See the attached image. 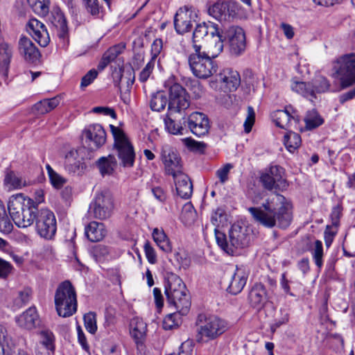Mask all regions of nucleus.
Wrapping results in <instances>:
<instances>
[{
  "label": "nucleus",
  "instance_id": "51",
  "mask_svg": "<svg viewBox=\"0 0 355 355\" xmlns=\"http://www.w3.org/2000/svg\"><path fill=\"white\" fill-rule=\"evenodd\" d=\"M180 315H182L178 311L167 315L163 321L164 329L166 330H170L178 327L180 320Z\"/></svg>",
  "mask_w": 355,
  "mask_h": 355
},
{
  "label": "nucleus",
  "instance_id": "6",
  "mask_svg": "<svg viewBox=\"0 0 355 355\" xmlns=\"http://www.w3.org/2000/svg\"><path fill=\"white\" fill-rule=\"evenodd\" d=\"M165 87H168L169 92L168 106L169 114L181 113L189 107L190 96L181 85L173 83V79H168L165 83Z\"/></svg>",
  "mask_w": 355,
  "mask_h": 355
},
{
  "label": "nucleus",
  "instance_id": "11",
  "mask_svg": "<svg viewBox=\"0 0 355 355\" xmlns=\"http://www.w3.org/2000/svg\"><path fill=\"white\" fill-rule=\"evenodd\" d=\"M198 335L197 341L202 342L204 338L206 340L215 338L220 334L219 332L220 327V319L216 316L211 315L206 318L205 315H199L198 318Z\"/></svg>",
  "mask_w": 355,
  "mask_h": 355
},
{
  "label": "nucleus",
  "instance_id": "33",
  "mask_svg": "<svg viewBox=\"0 0 355 355\" xmlns=\"http://www.w3.org/2000/svg\"><path fill=\"white\" fill-rule=\"evenodd\" d=\"M12 56V50L11 46L6 43L0 44V73L7 76L8 73L10 63Z\"/></svg>",
  "mask_w": 355,
  "mask_h": 355
},
{
  "label": "nucleus",
  "instance_id": "61",
  "mask_svg": "<svg viewBox=\"0 0 355 355\" xmlns=\"http://www.w3.org/2000/svg\"><path fill=\"white\" fill-rule=\"evenodd\" d=\"M87 11L93 16H97L99 14L100 6L98 0H83Z\"/></svg>",
  "mask_w": 355,
  "mask_h": 355
},
{
  "label": "nucleus",
  "instance_id": "13",
  "mask_svg": "<svg viewBox=\"0 0 355 355\" xmlns=\"http://www.w3.org/2000/svg\"><path fill=\"white\" fill-rule=\"evenodd\" d=\"M241 84V77L239 73L231 68L223 69V93H229L227 96V99H225L223 95V105L228 107L234 103L238 104V98L234 94Z\"/></svg>",
  "mask_w": 355,
  "mask_h": 355
},
{
  "label": "nucleus",
  "instance_id": "50",
  "mask_svg": "<svg viewBox=\"0 0 355 355\" xmlns=\"http://www.w3.org/2000/svg\"><path fill=\"white\" fill-rule=\"evenodd\" d=\"M314 90V96L315 97V93H323L329 90L330 84L329 80L324 76L317 77L313 84H311Z\"/></svg>",
  "mask_w": 355,
  "mask_h": 355
},
{
  "label": "nucleus",
  "instance_id": "30",
  "mask_svg": "<svg viewBox=\"0 0 355 355\" xmlns=\"http://www.w3.org/2000/svg\"><path fill=\"white\" fill-rule=\"evenodd\" d=\"M247 278V275L243 270L236 268L234 274L231 275L227 291L233 295L239 293L246 284Z\"/></svg>",
  "mask_w": 355,
  "mask_h": 355
},
{
  "label": "nucleus",
  "instance_id": "20",
  "mask_svg": "<svg viewBox=\"0 0 355 355\" xmlns=\"http://www.w3.org/2000/svg\"><path fill=\"white\" fill-rule=\"evenodd\" d=\"M210 34L211 37H217L218 40L216 41V45L218 47L219 44H222V35L219 31L218 25L214 22H209V24L203 22L196 26L193 33V47L195 45H200V43L205 36Z\"/></svg>",
  "mask_w": 355,
  "mask_h": 355
},
{
  "label": "nucleus",
  "instance_id": "16",
  "mask_svg": "<svg viewBox=\"0 0 355 355\" xmlns=\"http://www.w3.org/2000/svg\"><path fill=\"white\" fill-rule=\"evenodd\" d=\"M198 15L191 8L184 6L180 8L176 12L174 17V26L178 34H184L189 32L193 23L196 22Z\"/></svg>",
  "mask_w": 355,
  "mask_h": 355
},
{
  "label": "nucleus",
  "instance_id": "64",
  "mask_svg": "<svg viewBox=\"0 0 355 355\" xmlns=\"http://www.w3.org/2000/svg\"><path fill=\"white\" fill-rule=\"evenodd\" d=\"M210 16L218 21L222 20V3L217 1L213 6H210L208 10Z\"/></svg>",
  "mask_w": 355,
  "mask_h": 355
},
{
  "label": "nucleus",
  "instance_id": "28",
  "mask_svg": "<svg viewBox=\"0 0 355 355\" xmlns=\"http://www.w3.org/2000/svg\"><path fill=\"white\" fill-rule=\"evenodd\" d=\"M17 324L21 328L32 329L36 327L38 315L35 307H30L23 313L16 317Z\"/></svg>",
  "mask_w": 355,
  "mask_h": 355
},
{
  "label": "nucleus",
  "instance_id": "22",
  "mask_svg": "<svg viewBox=\"0 0 355 355\" xmlns=\"http://www.w3.org/2000/svg\"><path fill=\"white\" fill-rule=\"evenodd\" d=\"M28 31L33 38L42 47L50 42V37L45 25L37 19H31L27 24Z\"/></svg>",
  "mask_w": 355,
  "mask_h": 355
},
{
  "label": "nucleus",
  "instance_id": "40",
  "mask_svg": "<svg viewBox=\"0 0 355 355\" xmlns=\"http://www.w3.org/2000/svg\"><path fill=\"white\" fill-rule=\"evenodd\" d=\"M291 89L293 92L309 98L311 101L315 98L314 90L311 83L295 81L291 84Z\"/></svg>",
  "mask_w": 355,
  "mask_h": 355
},
{
  "label": "nucleus",
  "instance_id": "21",
  "mask_svg": "<svg viewBox=\"0 0 355 355\" xmlns=\"http://www.w3.org/2000/svg\"><path fill=\"white\" fill-rule=\"evenodd\" d=\"M186 122L191 132L198 137L204 136L209 131V119L202 112H192L187 118V120L184 121V123Z\"/></svg>",
  "mask_w": 355,
  "mask_h": 355
},
{
  "label": "nucleus",
  "instance_id": "54",
  "mask_svg": "<svg viewBox=\"0 0 355 355\" xmlns=\"http://www.w3.org/2000/svg\"><path fill=\"white\" fill-rule=\"evenodd\" d=\"M29 6L38 15H45L49 10V1L46 0H27Z\"/></svg>",
  "mask_w": 355,
  "mask_h": 355
},
{
  "label": "nucleus",
  "instance_id": "7",
  "mask_svg": "<svg viewBox=\"0 0 355 355\" xmlns=\"http://www.w3.org/2000/svg\"><path fill=\"white\" fill-rule=\"evenodd\" d=\"M247 232L245 227L238 223L233 224L229 232L230 245L226 241L225 235L223 234V251L230 255H234L236 249L248 246L250 243V236Z\"/></svg>",
  "mask_w": 355,
  "mask_h": 355
},
{
  "label": "nucleus",
  "instance_id": "39",
  "mask_svg": "<svg viewBox=\"0 0 355 355\" xmlns=\"http://www.w3.org/2000/svg\"><path fill=\"white\" fill-rule=\"evenodd\" d=\"M97 166L102 175H110L116 166V160L114 155L102 157L97 161Z\"/></svg>",
  "mask_w": 355,
  "mask_h": 355
},
{
  "label": "nucleus",
  "instance_id": "60",
  "mask_svg": "<svg viewBox=\"0 0 355 355\" xmlns=\"http://www.w3.org/2000/svg\"><path fill=\"white\" fill-rule=\"evenodd\" d=\"M336 234L337 228L335 229L334 226L329 225H327L324 232V239L325 245L327 248L331 246Z\"/></svg>",
  "mask_w": 355,
  "mask_h": 355
},
{
  "label": "nucleus",
  "instance_id": "8",
  "mask_svg": "<svg viewBox=\"0 0 355 355\" xmlns=\"http://www.w3.org/2000/svg\"><path fill=\"white\" fill-rule=\"evenodd\" d=\"M36 232L46 240L54 238L57 231V221L53 212L48 209H41L37 212Z\"/></svg>",
  "mask_w": 355,
  "mask_h": 355
},
{
  "label": "nucleus",
  "instance_id": "59",
  "mask_svg": "<svg viewBox=\"0 0 355 355\" xmlns=\"http://www.w3.org/2000/svg\"><path fill=\"white\" fill-rule=\"evenodd\" d=\"M155 62L153 60H149L145 67L141 71L139 75V80L141 83H145L149 78L155 67Z\"/></svg>",
  "mask_w": 355,
  "mask_h": 355
},
{
  "label": "nucleus",
  "instance_id": "26",
  "mask_svg": "<svg viewBox=\"0 0 355 355\" xmlns=\"http://www.w3.org/2000/svg\"><path fill=\"white\" fill-rule=\"evenodd\" d=\"M291 107H286L285 110H278L271 113V118L275 125L282 129H288L291 127L292 122L298 123V119L291 114Z\"/></svg>",
  "mask_w": 355,
  "mask_h": 355
},
{
  "label": "nucleus",
  "instance_id": "24",
  "mask_svg": "<svg viewBox=\"0 0 355 355\" xmlns=\"http://www.w3.org/2000/svg\"><path fill=\"white\" fill-rule=\"evenodd\" d=\"M19 54L27 62L34 63L39 60L40 53L30 38L21 36L18 42Z\"/></svg>",
  "mask_w": 355,
  "mask_h": 355
},
{
  "label": "nucleus",
  "instance_id": "1",
  "mask_svg": "<svg viewBox=\"0 0 355 355\" xmlns=\"http://www.w3.org/2000/svg\"><path fill=\"white\" fill-rule=\"evenodd\" d=\"M248 211L254 220L269 228L277 226L286 229L293 220L291 203L284 196L276 193L269 196L261 207H250Z\"/></svg>",
  "mask_w": 355,
  "mask_h": 355
},
{
  "label": "nucleus",
  "instance_id": "17",
  "mask_svg": "<svg viewBox=\"0 0 355 355\" xmlns=\"http://www.w3.org/2000/svg\"><path fill=\"white\" fill-rule=\"evenodd\" d=\"M83 139L91 150H96L105 143L106 133L101 125L91 124L83 131Z\"/></svg>",
  "mask_w": 355,
  "mask_h": 355
},
{
  "label": "nucleus",
  "instance_id": "43",
  "mask_svg": "<svg viewBox=\"0 0 355 355\" xmlns=\"http://www.w3.org/2000/svg\"><path fill=\"white\" fill-rule=\"evenodd\" d=\"M180 220L187 226L193 225L197 220L196 211L190 202L184 205L180 216Z\"/></svg>",
  "mask_w": 355,
  "mask_h": 355
},
{
  "label": "nucleus",
  "instance_id": "41",
  "mask_svg": "<svg viewBox=\"0 0 355 355\" xmlns=\"http://www.w3.org/2000/svg\"><path fill=\"white\" fill-rule=\"evenodd\" d=\"M283 141L286 148L290 153H294L301 146L302 139L298 133L289 131L285 134Z\"/></svg>",
  "mask_w": 355,
  "mask_h": 355
},
{
  "label": "nucleus",
  "instance_id": "27",
  "mask_svg": "<svg viewBox=\"0 0 355 355\" xmlns=\"http://www.w3.org/2000/svg\"><path fill=\"white\" fill-rule=\"evenodd\" d=\"M178 195L184 199H189L193 193V184L189 177L182 172L173 176Z\"/></svg>",
  "mask_w": 355,
  "mask_h": 355
},
{
  "label": "nucleus",
  "instance_id": "3",
  "mask_svg": "<svg viewBox=\"0 0 355 355\" xmlns=\"http://www.w3.org/2000/svg\"><path fill=\"white\" fill-rule=\"evenodd\" d=\"M55 306L59 316L68 318L77 311V297L75 288L68 281L60 283L55 293Z\"/></svg>",
  "mask_w": 355,
  "mask_h": 355
},
{
  "label": "nucleus",
  "instance_id": "46",
  "mask_svg": "<svg viewBox=\"0 0 355 355\" xmlns=\"http://www.w3.org/2000/svg\"><path fill=\"white\" fill-rule=\"evenodd\" d=\"M13 229V225L6 214L3 202L0 200V232L9 234Z\"/></svg>",
  "mask_w": 355,
  "mask_h": 355
},
{
  "label": "nucleus",
  "instance_id": "49",
  "mask_svg": "<svg viewBox=\"0 0 355 355\" xmlns=\"http://www.w3.org/2000/svg\"><path fill=\"white\" fill-rule=\"evenodd\" d=\"M41 337L40 343L48 350L54 352L55 350V337L52 331L48 329H44L40 333Z\"/></svg>",
  "mask_w": 355,
  "mask_h": 355
},
{
  "label": "nucleus",
  "instance_id": "37",
  "mask_svg": "<svg viewBox=\"0 0 355 355\" xmlns=\"http://www.w3.org/2000/svg\"><path fill=\"white\" fill-rule=\"evenodd\" d=\"M153 239L160 250L165 252H171V243L163 229L155 228L152 233Z\"/></svg>",
  "mask_w": 355,
  "mask_h": 355
},
{
  "label": "nucleus",
  "instance_id": "32",
  "mask_svg": "<svg viewBox=\"0 0 355 355\" xmlns=\"http://www.w3.org/2000/svg\"><path fill=\"white\" fill-rule=\"evenodd\" d=\"M146 329V324L141 319L133 318L130 322V335L135 340L137 347L143 345Z\"/></svg>",
  "mask_w": 355,
  "mask_h": 355
},
{
  "label": "nucleus",
  "instance_id": "15",
  "mask_svg": "<svg viewBox=\"0 0 355 355\" xmlns=\"http://www.w3.org/2000/svg\"><path fill=\"white\" fill-rule=\"evenodd\" d=\"M162 160L164 165L165 173L173 177L183 172L181 158L177 151L168 145H164L162 148Z\"/></svg>",
  "mask_w": 355,
  "mask_h": 355
},
{
  "label": "nucleus",
  "instance_id": "58",
  "mask_svg": "<svg viewBox=\"0 0 355 355\" xmlns=\"http://www.w3.org/2000/svg\"><path fill=\"white\" fill-rule=\"evenodd\" d=\"M184 143L188 148L195 152L202 153L206 148V144L204 142L197 141L191 138L184 139Z\"/></svg>",
  "mask_w": 355,
  "mask_h": 355
},
{
  "label": "nucleus",
  "instance_id": "38",
  "mask_svg": "<svg viewBox=\"0 0 355 355\" xmlns=\"http://www.w3.org/2000/svg\"><path fill=\"white\" fill-rule=\"evenodd\" d=\"M36 207L33 205L28 209H25L24 213L21 214L20 217L15 221V224L20 228H25L31 226L37 217Z\"/></svg>",
  "mask_w": 355,
  "mask_h": 355
},
{
  "label": "nucleus",
  "instance_id": "10",
  "mask_svg": "<svg viewBox=\"0 0 355 355\" xmlns=\"http://www.w3.org/2000/svg\"><path fill=\"white\" fill-rule=\"evenodd\" d=\"M113 208L112 196L109 193H99L90 203L88 214L94 218L104 220L111 216Z\"/></svg>",
  "mask_w": 355,
  "mask_h": 355
},
{
  "label": "nucleus",
  "instance_id": "44",
  "mask_svg": "<svg viewBox=\"0 0 355 355\" xmlns=\"http://www.w3.org/2000/svg\"><path fill=\"white\" fill-rule=\"evenodd\" d=\"M222 218V210L217 208L216 210L212 214L211 217V222L215 227L214 233L218 245L222 249V232L220 228V223Z\"/></svg>",
  "mask_w": 355,
  "mask_h": 355
},
{
  "label": "nucleus",
  "instance_id": "19",
  "mask_svg": "<svg viewBox=\"0 0 355 355\" xmlns=\"http://www.w3.org/2000/svg\"><path fill=\"white\" fill-rule=\"evenodd\" d=\"M34 202L30 198L25 196L23 193H17L11 196L8 201V209L10 216L14 223L28 209Z\"/></svg>",
  "mask_w": 355,
  "mask_h": 355
},
{
  "label": "nucleus",
  "instance_id": "53",
  "mask_svg": "<svg viewBox=\"0 0 355 355\" xmlns=\"http://www.w3.org/2000/svg\"><path fill=\"white\" fill-rule=\"evenodd\" d=\"M166 130L173 135H183L184 128L181 124L177 123L168 115L164 119Z\"/></svg>",
  "mask_w": 355,
  "mask_h": 355
},
{
  "label": "nucleus",
  "instance_id": "56",
  "mask_svg": "<svg viewBox=\"0 0 355 355\" xmlns=\"http://www.w3.org/2000/svg\"><path fill=\"white\" fill-rule=\"evenodd\" d=\"M109 249L104 245H96L91 250V254L96 261H102L109 254Z\"/></svg>",
  "mask_w": 355,
  "mask_h": 355
},
{
  "label": "nucleus",
  "instance_id": "47",
  "mask_svg": "<svg viewBox=\"0 0 355 355\" xmlns=\"http://www.w3.org/2000/svg\"><path fill=\"white\" fill-rule=\"evenodd\" d=\"M32 297V291L29 288H25L18 291L13 300V306L19 309L27 304Z\"/></svg>",
  "mask_w": 355,
  "mask_h": 355
},
{
  "label": "nucleus",
  "instance_id": "42",
  "mask_svg": "<svg viewBox=\"0 0 355 355\" xmlns=\"http://www.w3.org/2000/svg\"><path fill=\"white\" fill-rule=\"evenodd\" d=\"M168 104V99L164 92H157L153 94L150 101V107L152 110L161 112L164 110L166 104Z\"/></svg>",
  "mask_w": 355,
  "mask_h": 355
},
{
  "label": "nucleus",
  "instance_id": "63",
  "mask_svg": "<svg viewBox=\"0 0 355 355\" xmlns=\"http://www.w3.org/2000/svg\"><path fill=\"white\" fill-rule=\"evenodd\" d=\"M163 42L161 39H156L151 45V58L153 62H156L157 58L162 50Z\"/></svg>",
  "mask_w": 355,
  "mask_h": 355
},
{
  "label": "nucleus",
  "instance_id": "36",
  "mask_svg": "<svg viewBox=\"0 0 355 355\" xmlns=\"http://www.w3.org/2000/svg\"><path fill=\"white\" fill-rule=\"evenodd\" d=\"M3 184L9 190L20 189L26 185V181L13 171H6Z\"/></svg>",
  "mask_w": 355,
  "mask_h": 355
},
{
  "label": "nucleus",
  "instance_id": "4",
  "mask_svg": "<svg viewBox=\"0 0 355 355\" xmlns=\"http://www.w3.org/2000/svg\"><path fill=\"white\" fill-rule=\"evenodd\" d=\"M332 76L340 80L342 89L355 83V53L341 55L333 62Z\"/></svg>",
  "mask_w": 355,
  "mask_h": 355
},
{
  "label": "nucleus",
  "instance_id": "12",
  "mask_svg": "<svg viewBox=\"0 0 355 355\" xmlns=\"http://www.w3.org/2000/svg\"><path fill=\"white\" fill-rule=\"evenodd\" d=\"M284 169L279 166H271L261 175L260 182L264 189L272 191L273 189L283 191L288 184L283 175Z\"/></svg>",
  "mask_w": 355,
  "mask_h": 355
},
{
  "label": "nucleus",
  "instance_id": "35",
  "mask_svg": "<svg viewBox=\"0 0 355 355\" xmlns=\"http://www.w3.org/2000/svg\"><path fill=\"white\" fill-rule=\"evenodd\" d=\"M60 101L59 96L43 99L33 105V112L37 114H44L55 109L59 105Z\"/></svg>",
  "mask_w": 355,
  "mask_h": 355
},
{
  "label": "nucleus",
  "instance_id": "5",
  "mask_svg": "<svg viewBox=\"0 0 355 355\" xmlns=\"http://www.w3.org/2000/svg\"><path fill=\"white\" fill-rule=\"evenodd\" d=\"M110 129L114 139V147L121 164L123 167H132L136 156L133 146L121 129L113 125H110Z\"/></svg>",
  "mask_w": 355,
  "mask_h": 355
},
{
  "label": "nucleus",
  "instance_id": "14",
  "mask_svg": "<svg viewBox=\"0 0 355 355\" xmlns=\"http://www.w3.org/2000/svg\"><path fill=\"white\" fill-rule=\"evenodd\" d=\"M47 1V0H46ZM49 6L50 4L49 0ZM49 12V10H48ZM42 16L47 15L48 21L55 28L56 34L59 37L60 42L62 43L63 46H66L69 40V29L67 26V19L61 11L60 8L58 6H53L50 11Z\"/></svg>",
  "mask_w": 355,
  "mask_h": 355
},
{
  "label": "nucleus",
  "instance_id": "29",
  "mask_svg": "<svg viewBox=\"0 0 355 355\" xmlns=\"http://www.w3.org/2000/svg\"><path fill=\"white\" fill-rule=\"evenodd\" d=\"M85 234L90 241L98 242L105 236L107 230L103 223L92 221L85 227Z\"/></svg>",
  "mask_w": 355,
  "mask_h": 355
},
{
  "label": "nucleus",
  "instance_id": "55",
  "mask_svg": "<svg viewBox=\"0 0 355 355\" xmlns=\"http://www.w3.org/2000/svg\"><path fill=\"white\" fill-rule=\"evenodd\" d=\"M174 257L180 265V268L187 269L190 266L191 259L186 250L183 249H179L178 251L175 252Z\"/></svg>",
  "mask_w": 355,
  "mask_h": 355
},
{
  "label": "nucleus",
  "instance_id": "57",
  "mask_svg": "<svg viewBox=\"0 0 355 355\" xmlns=\"http://www.w3.org/2000/svg\"><path fill=\"white\" fill-rule=\"evenodd\" d=\"M247 112L248 114L243 123V127L245 132L249 133L251 132L255 122V112L252 106L248 107Z\"/></svg>",
  "mask_w": 355,
  "mask_h": 355
},
{
  "label": "nucleus",
  "instance_id": "9",
  "mask_svg": "<svg viewBox=\"0 0 355 355\" xmlns=\"http://www.w3.org/2000/svg\"><path fill=\"white\" fill-rule=\"evenodd\" d=\"M227 44L230 54L234 57L243 55L246 49V37L243 29L239 26L229 27L225 33L224 40Z\"/></svg>",
  "mask_w": 355,
  "mask_h": 355
},
{
  "label": "nucleus",
  "instance_id": "52",
  "mask_svg": "<svg viewBox=\"0 0 355 355\" xmlns=\"http://www.w3.org/2000/svg\"><path fill=\"white\" fill-rule=\"evenodd\" d=\"M83 319L87 331L94 334L97 331L96 314L94 312H89L84 315Z\"/></svg>",
  "mask_w": 355,
  "mask_h": 355
},
{
  "label": "nucleus",
  "instance_id": "25",
  "mask_svg": "<svg viewBox=\"0 0 355 355\" xmlns=\"http://www.w3.org/2000/svg\"><path fill=\"white\" fill-rule=\"evenodd\" d=\"M80 150L71 149L64 157V168L69 173L80 175L83 173L86 165L83 157L79 155Z\"/></svg>",
  "mask_w": 355,
  "mask_h": 355
},
{
  "label": "nucleus",
  "instance_id": "48",
  "mask_svg": "<svg viewBox=\"0 0 355 355\" xmlns=\"http://www.w3.org/2000/svg\"><path fill=\"white\" fill-rule=\"evenodd\" d=\"M313 260L316 266L320 270L323 266V246L320 240H316L314 246L311 250Z\"/></svg>",
  "mask_w": 355,
  "mask_h": 355
},
{
  "label": "nucleus",
  "instance_id": "34",
  "mask_svg": "<svg viewBox=\"0 0 355 355\" xmlns=\"http://www.w3.org/2000/svg\"><path fill=\"white\" fill-rule=\"evenodd\" d=\"M186 285L182 279L173 272H167L165 276L164 293L165 295L173 293L180 289H184Z\"/></svg>",
  "mask_w": 355,
  "mask_h": 355
},
{
  "label": "nucleus",
  "instance_id": "18",
  "mask_svg": "<svg viewBox=\"0 0 355 355\" xmlns=\"http://www.w3.org/2000/svg\"><path fill=\"white\" fill-rule=\"evenodd\" d=\"M169 306L182 315H187L191 307V296L187 288L166 295Z\"/></svg>",
  "mask_w": 355,
  "mask_h": 355
},
{
  "label": "nucleus",
  "instance_id": "45",
  "mask_svg": "<svg viewBox=\"0 0 355 355\" xmlns=\"http://www.w3.org/2000/svg\"><path fill=\"white\" fill-rule=\"evenodd\" d=\"M304 122L306 129L312 130L321 125L324 120L316 110H311L307 112Z\"/></svg>",
  "mask_w": 355,
  "mask_h": 355
},
{
  "label": "nucleus",
  "instance_id": "2",
  "mask_svg": "<svg viewBox=\"0 0 355 355\" xmlns=\"http://www.w3.org/2000/svg\"><path fill=\"white\" fill-rule=\"evenodd\" d=\"M194 51L189 56V64L195 76L207 78L216 72L218 65L214 59L222 52V44L218 45L217 53L201 51V45H195Z\"/></svg>",
  "mask_w": 355,
  "mask_h": 355
},
{
  "label": "nucleus",
  "instance_id": "31",
  "mask_svg": "<svg viewBox=\"0 0 355 355\" xmlns=\"http://www.w3.org/2000/svg\"><path fill=\"white\" fill-rule=\"evenodd\" d=\"M125 49V44L119 43L114 45L108 49L103 55V57L98 64V69L103 71L110 62L115 60V59L120 55Z\"/></svg>",
  "mask_w": 355,
  "mask_h": 355
},
{
  "label": "nucleus",
  "instance_id": "23",
  "mask_svg": "<svg viewBox=\"0 0 355 355\" xmlns=\"http://www.w3.org/2000/svg\"><path fill=\"white\" fill-rule=\"evenodd\" d=\"M248 300L252 308L258 310L262 309L268 301L265 286L261 283H255L249 291Z\"/></svg>",
  "mask_w": 355,
  "mask_h": 355
},
{
  "label": "nucleus",
  "instance_id": "62",
  "mask_svg": "<svg viewBox=\"0 0 355 355\" xmlns=\"http://www.w3.org/2000/svg\"><path fill=\"white\" fill-rule=\"evenodd\" d=\"M223 7L227 10L229 17H234L239 10V3L234 0L223 1Z\"/></svg>",
  "mask_w": 355,
  "mask_h": 355
}]
</instances>
